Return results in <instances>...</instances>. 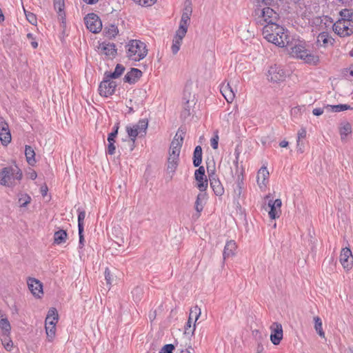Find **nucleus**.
I'll return each mask as SVG.
<instances>
[{"instance_id":"obj_58","label":"nucleus","mask_w":353,"mask_h":353,"mask_svg":"<svg viewBox=\"0 0 353 353\" xmlns=\"http://www.w3.org/2000/svg\"><path fill=\"white\" fill-rule=\"evenodd\" d=\"M279 145L281 147V148H285L288 145V142L286 141H282Z\"/></svg>"},{"instance_id":"obj_53","label":"nucleus","mask_w":353,"mask_h":353,"mask_svg":"<svg viewBox=\"0 0 353 353\" xmlns=\"http://www.w3.org/2000/svg\"><path fill=\"white\" fill-rule=\"evenodd\" d=\"M83 229L81 231L79 230V246L80 248H83L84 245V236H83Z\"/></svg>"},{"instance_id":"obj_39","label":"nucleus","mask_w":353,"mask_h":353,"mask_svg":"<svg viewBox=\"0 0 353 353\" xmlns=\"http://www.w3.org/2000/svg\"><path fill=\"white\" fill-rule=\"evenodd\" d=\"M132 294L134 301L136 302L139 301L142 298L143 290L141 287H136L132 291Z\"/></svg>"},{"instance_id":"obj_48","label":"nucleus","mask_w":353,"mask_h":353,"mask_svg":"<svg viewBox=\"0 0 353 353\" xmlns=\"http://www.w3.org/2000/svg\"><path fill=\"white\" fill-rule=\"evenodd\" d=\"M174 347L172 344L165 345L161 350L160 353H172Z\"/></svg>"},{"instance_id":"obj_60","label":"nucleus","mask_w":353,"mask_h":353,"mask_svg":"<svg viewBox=\"0 0 353 353\" xmlns=\"http://www.w3.org/2000/svg\"><path fill=\"white\" fill-rule=\"evenodd\" d=\"M3 21H4V16L3 14L1 9L0 8V22Z\"/></svg>"},{"instance_id":"obj_62","label":"nucleus","mask_w":353,"mask_h":353,"mask_svg":"<svg viewBox=\"0 0 353 353\" xmlns=\"http://www.w3.org/2000/svg\"><path fill=\"white\" fill-rule=\"evenodd\" d=\"M30 178L32 179H35L37 178V173L36 172L31 173Z\"/></svg>"},{"instance_id":"obj_14","label":"nucleus","mask_w":353,"mask_h":353,"mask_svg":"<svg viewBox=\"0 0 353 353\" xmlns=\"http://www.w3.org/2000/svg\"><path fill=\"white\" fill-rule=\"evenodd\" d=\"M117 83L115 81H110V79L106 78L101 82L99 91L101 96L108 97L114 92Z\"/></svg>"},{"instance_id":"obj_33","label":"nucleus","mask_w":353,"mask_h":353,"mask_svg":"<svg viewBox=\"0 0 353 353\" xmlns=\"http://www.w3.org/2000/svg\"><path fill=\"white\" fill-rule=\"evenodd\" d=\"M46 326V332L47 334V337L49 341H52L55 336L56 327L55 325L52 323V321H49L48 325H45Z\"/></svg>"},{"instance_id":"obj_2","label":"nucleus","mask_w":353,"mask_h":353,"mask_svg":"<svg viewBox=\"0 0 353 353\" xmlns=\"http://www.w3.org/2000/svg\"><path fill=\"white\" fill-rule=\"evenodd\" d=\"M185 132L179 128L176 133L173 140L171 142L168 152L167 161V170L169 174L171 173V177L174 174L179 163V155L181 148L183 143V137Z\"/></svg>"},{"instance_id":"obj_8","label":"nucleus","mask_w":353,"mask_h":353,"mask_svg":"<svg viewBox=\"0 0 353 353\" xmlns=\"http://www.w3.org/2000/svg\"><path fill=\"white\" fill-rule=\"evenodd\" d=\"M290 54L296 58L303 60L305 63L316 65L319 63V59L310 52L303 45L297 44L292 47Z\"/></svg>"},{"instance_id":"obj_18","label":"nucleus","mask_w":353,"mask_h":353,"mask_svg":"<svg viewBox=\"0 0 353 353\" xmlns=\"http://www.w3.org/2000/svg\"><path fill=\"white\" fill-rule=\"evenodd\" d=\"M340 262L345 269L350 270L353 264V256L350 249L343 248L340 254Z\"/></svg>"},{"instance_id":"obj_59","label":"nucleus","mask_w":353,"mask_h":353,"mask_svg":"<svg viewBox=\"0 0 353 353\" xmlns=\"http://www.w3.org/2000/svg\"><path fill=\"white\" fill-rule=\"evenodd\" d=\"M86 3L88 4H94L97 3L99 0H83Z\"/></svg>"},{"instance_id":"obj_7","label":"nucleus","mask_w":353,"mask_h":353,"mask_svg":"<svg viewBox=\"0 0 353 353\" xmlns=\"http://www.w3.org/2000/svg\"><path fill=\"white\" fill-rule=\"evenodd\" d=\"M148 127V121L146 119L139 120L137 123L126 126V132L130 138L132 151L134 147L136 138L139 136L144 137Z\"/></svg>"},{"instance_id":"obj_11","label":"nucleus","mask_w":353,"mask_h":353,"mask_svg":"<svg viewBox=\"0 0 353 353\" xmlns=\"http://www.w3.org/2000/svg\"><path fill=\"white\" fill-rule=\"evenodd\" d=\"M270 197V195H267L264 198V199L265 201L268 200V206L264 207V208L265 210H268V209H269V211H268L269 216L272 219H275L279 218L281 214V205H282V201L280 199H277L273 201L272 199H269Z\"/></svg>"},{"instance_id":"obj_4","label":"nucleus","mask_w":353,"mask_h":353,"mask_svg":"<svg viewBox=\"0 0 353 353\" xmlns=\"http://www.w3.org/2000/svg\"><path fill=\"white\" fill-rule=\"evenodd\" d=\"M254 14L256 23L263 27L265 25L277 24L279 20V14L269 6H263V7H256L254 9Z\"/></svg>"},{"instance_id":"obj_43","label":"nucleus","mask_w":353,"mask_h":353,"mask_svg":"<svg viewBox=\"0 0 353 353\" xmlns=\"http://www.w3.org/2000/svg\"><path fill=\"white\" fill-rule=\"evenodd\" d=\"M85 217V211H81L79 213L78 215V229L79 230H81L83 229V220Z\"/></svg>"},{"instance_id":"obj_47","label":"nucleus","mask_w":353,"mask_h":353,"mask_svg":"<svg viewBox=\"0 0 353 353\" xmlns=\"http://www.w3.org/2000/svg\"><path fill=\"white\" fill-rule=\"evenodd\" d=\"M297 135H298L297 140H296L297 147H299L301 145V139H305V137H306V130H305V129L301 128L298 132V134Z\"/></svg>"},{"instance_id":"obj_45","label":"nucleus","mask_w":353,"mask_h":353,"mask_svg":"<svg viewBox=\"0 0 353 353\" xmlns=\"http://www.w3.org/2000/svg\"><path fill=\"white\" fill-rule=\"evenodd\" d=\"M24 12L26 17L27 20L32 25H34L37 23V17L34 14L27 12L24 8Z\"/></svg>"},{"instance_id":"obj_12","label":"nucleus","mask_w":353,"mask_h":353,"mask_svg":"<svg viewBox=\"0 0 353 353\" xmlns=\"http://www.w3.org/2000/svg\"><path fill=\"white\" fill-rule=\"evenodd\" d=\"M201 313V309L197 305L190 309L189 319L185 326V334H194L196 330L195 323L199 319Z\"/></svg>"},{"instance_id":"obj_6","label":"nucleus","mask_w":353,"mask_h":353,"mask_svg":"<svg viewBox=\"0 0 353 353\" xmlns=\"http://www.w3.org/2000/svg\"><path fill=\"white\" fill-rule=\"evenodd\" d=\"M125 50L127 57L134 61L144 59L148 54L145 43L139 40H131L125 46Z\"/></svg>"},{"instance_id":"obj_10","label":"nucleus","mask_w":353,"mask_h":353,"mask_svg":"<svg viewBox=\"0 0 353 353\" xmlns=\"http://www.w3.org/2000/svg\"><path fill=\"white\" fill-rule=\"evenodd\" d=\"M286 76V72L283 68L276 64L270 66L267 72L268 80L273 83L284 81Z\"/></svg>"},{"instance_id":"obj_34","label":"nucleus","mask_w":353,"mask_h":353,"mask_svg":"<svg viewBox=\"0 0 353 353\" xmlns=\"http://www.w3.org/2000/svg\"><path fill=\"white\" fill-rule=\"evenodd\" d=\"M124 70H125L124 66H123L121 64H117L114 69V71L113 72L109 73L107 75L106 78H109L110 79H117V78L119 77L123 74Z\"/></svg>"},{"instance_id":"obj_63","label":"nucleus","mask_w":353,"mask_h":353,"mask_svg":"<svg viewBox=\"0 0 353 353\" xmlns=\"http://www.w3.org/2000/svg\"><path fill=\"white\" fill-rule=\"evenodd\" d=\"M262 351H263V347L259 345L256 353H262Z\"/></svg>"},{"instance_id":"obj_42","label":"nucleus","mask_w":353,"mask_h":353,"mask_svg":"<svg viewBox=\"0 0 353 353\" xmlns=\"http://www.w3.org/2000/svg\"><path fill=\"white\" fill-rule=\"evenodd\" d=\"M0 327L6 332H9L11 328L10 324L6 318H2L0 319Z\"/></svg>"},{"instance_id":"obj_41","label":"nucleus","mask_w":353,"mask_h":353,"mask_svg":"<svg viewBox=\"0 0 353 353\" xmlns=\"http://www.w3.org/2000/svg\"><path fill=\"white\" fill-rule=\"evenodd\" d=\"M54 9L61 15L64 8V0H54Z\"/></svg>"},{"instance_id":"obj_44","label":"nucleus","mask_w":353,"mask_h":353,"mask_svg":"<svg viewBox=\"0 0 353 353\" xmlns=\"http://www.w3.org/2000/svg\"><path fill=\"white\" fill-rule=\"evenodd\" d=\"M137 4H139L141 6H152L157 0H132Z\"/></svg>"},{"instance_id":"obj_30","label":"nucleus","mask_w":353,"mask_h":353,"mask_svg":"<svg viewBox=\"0 0 353 353\" xmlns=\"http://www.w3.org/2000/svg\"><path fill=\"white\" fill-rule=\"evenodd\" d=\"M67 233L63 230H60L56 232L54 234V242L56 244H61L64 243L67 239Z\"/></svg>"},{"instance_id":"obj_54","label":"nucleus","mask_w":353,"mask_h":353,"mask_svg":"<svg viewBox=\"0 0 353 353\" xmlns=\"http://www.w3.org/2000/svg\"><path fill=\"white\" fill-rule=\"evenodd\" d=\"M312 113L315 116H320L323 113V109L321 108H314L312 111Z\"/></svg>"},{"instance_id":"obj_26","label":"nucleus","mask_w":353,"mask_h":353,"mask_svg":"<svg viewBox=\"0 0 353 353\" xmlns=\"http://www.w3.org/2000/svg\"><path fill=\"white\" fill-rule=\"evenodd\" d=\"M25 155L28 164L30 165H34V163H36V160L34 158L35 152L31 146H26Z\"/></svg>"},{"instance_id":"obj_9","label":"nucleus","mask_w":353,"mask_h":353,"mask_svg":"<svg viewBox=\"0 0 353 353\" xmlns=\"http://www.w3.org/2000/svg\"><path fill=\"white\" fill-rule=\"evenodd\" d=\"M335 33L340 37H347L353 33V20H339L333 26Z\"/></svg>"},{"instance_id":"obj_57","label":"nucleus","mask_w":353,"mask_h":353,"mask_svg":"<svg viewBox=\"0 0 353 353\" xmlns=\"http://www.w3.org/2000/svg\"><path fill=\"white\" fill-rule=\"evenodd\" d=\"M239 186H242L243 187V179L240 178V176H238V180H237V188H239Z\"/></svg>"},{"instance_id":"obj_56","label":"nucleus","mask_w":353,"mask_h":353,"mask_svg":"<svg viewBox=\"0 0 353 353\" xmlns=\"http://www.w3.org/2000/svg\"><path fill=\"white\" fill-rule=\"evenodd\" d=\"M235 193L239 196L242 192V186L236 187V189L234 190Z\"/></svg>"},{"instance_id":"obj_1","label":"nucleus","mask_w":353,"mask_h":353,"mask_svg":"<svg viewBox=\"0 0 353 353\" xmlns=\"http://www.w3.org/2000/svg\"><path fill=\"white\" fill-rule=\"evenodd\" d=\"M192 8L190 1H186L179 22V26L172 39L171 50L173 54H176L180 50L183 39L186 35L190 23Z\"/></svg>"},{"instance_id":"obj_61","label":"nucleus","mask_w":353,"mask_h":353,"mask_svg":"<svg viewBox=\"0 0 353 353\" xmlns=\"http://www.w3.org/2000/svg\"><path fill=\"white\" fill-rule=\"evenodd\" d=\"M31 45L33 48H37L38 46V43L37 41H32Z\"/></svg>"},{"instance_id":"obj_22","label":"nucleus","mask_w":353,"mask_h":353,"mask_svg":"<svg viewBox=\"0 0 353 353\" xmlns=\"http://www.w3.org/2000/svg\"><path fill=\"white\" fill-rule=\"evenodd\" d=\"M269 174V171L265 166L261 167L258 171L257 183L260 188H263L266 186Z\"/></svg>"},{"instance_id":"obj_64","label":"nucleus","mask_w":353,"mask_h":353,"mask_svg":"<svg viewBox=\"0 0 353 353\" xmlns=\"http://www.w3.org/2000/svg\"><path fill=\"white\" fill-rule=\"evenodd\" d=\"M27 37H28V38H30H30H32V34L31 33H28V34H27Z\"/></svg>"},{"instance_id":"obj_13","label":"nucleus","mask_w":353,"mask_h":353,"mask_svg":"<svg viewBox=\"0 0 353 353\" xmlns=\"http://www.w3.org/2000/svg\"><path fill=\"white\" fill-rule=\"evenodd\" d=\"M87 28L93 33H98L101 30L102 23L99 17L94 13L88 14L84 19Z\"/></svg>"},{"instance_id":"obj_29","label":"nucleus","mask_w":353,"mask_h":353,"mask_svg":"<svg viewBox=\"0 0 353 353\" xmlns=\"http://www.w3.org/2000/svg\"><path fill=\"white\" fill-rule=\"evenodd\" d=\"M57 321H58L57 311L55 308L52 307V308L50 309L48 311V315L46 318V324L45 325H48V323H49V321L50 322L52 321V323H53L54 325H56Z\"/></svg>"},{"instance_id":"obj_16","label":"nucleus","mask_w":353,"mask_h":353,"mask_svg":"<svg viewBox=\"0 0 353 353\" xmlns=\"http://www.w3.org/2000/svg\"><path fill=\"white\" fill-rule=\"evenodd\" d=\"M28 286L32 294L37 298H41L43 294V284L37 279L29 278L27 281Z\"/></svg>"},{"instance_id":"obj_37","label":"nucleus","mask_w":353,"mask_h":353,"mask_svg":"<svg viewBox=\"0 0 353 353\" xmlns=\"http://www.w3.org/2000/svg\"><path fill=\"white\" fill-rule=\"evenodd\" d=\"M340 15L341 19L339 20H353V10H352L343 9L340 12Z\"/></svg>"},{"instance_id":"obj_24","label":"nucleus","mask_w":353,"mask_h":353,"mask_svg":"<svg viewBox=\"0 0 353 353\" xmlns=\"http://www.w3.org/2000/svg\"><path fill=\"white\" fill-rule=\"evenodd\" d=\"M211 188L216 196H221L224 192V189L221 182L216 179L213 176H209Z\"/></svg>"},{"instance_id":"obj_15","label":"nucleus","mask_w":353,"mask_h":353,"mask_svg":"<svg viewBox=\"0 0 353 353\" xmlns=\"http://www.w3.org/2000/svg\"><path fill=\"white\" fill-rule=\"evenodd\" d=\"M12 139L8 124L3 117H0V141L3 145H7Z\"/></svg>"},{"instance_id":"obj_46","label":"nucleus","mask_w":353,"mask_h":353,"mask_svg":"<svg viewBox=\"0 0 353 353\" xmlns=\"http://www.w3.org/2000/svg\"><path fill=\"white\" fill-rule=\"evenodd\" d=\"M219 134L218 132H216L214 134L213 137L210 139V145L212 148L214 150H216L218 148L219 145Z\"/></svg>"},{"instance_id":"obj_38","label":"nucleus","mask_w":353,"mask_h":353,"mask_svg":"<svg viewBox=\"0 0 353 353\" xmlns=\"http://www.w3.org/2000/svg\"><path fill=\"white\" fill-rule=\"evenodd\" d=\"M106 35L108 37H114L117 34L119 33V30L117 27L113 24H111L108 26V27H105V28Z\"/></svg>"},{"instance_id":"obj_51","label":"nucleus","mask_w":353,"mask_h":353,"mask_svg":"<svg viewBox=\"0 0 353 353\" xmlns=\"http://www.w3.org/2000/svg\"><path fill=\"white\" fill-rule=\"evenodd\" d=\"M108 153L110 155H112L115 153V150H116V147L114 145V142L113 141H111V142H108Z\"/></svg>"},{"instance_id":"obj_25","label":"nucleus","mask_w":353,"mask_h":353,"mask_svg":"<svg viewBox=\"0 0 353 353\" xmlns=\"http://www.w3.org/2000/svg\"><path fill=\"white\" fill-rule=\"evenodd\" d=\"M236 244L234 241H229L226 243L225 246L223 250V259L228 258L230 256H234L235 254V251L236 250Z\"/></svg>"},{"instance_id":"obj_21","label":"nucleus","mask_w":353,"mask_h":353,"mask_svg":"<svg viewBox=\"0 0 353 353\" xmlns=\"http://www.w3.org/2000/svg\"><path fill=\"white\" fill-rule=\"evenodd\" d=\"M101 54H105L108 58H113L117 54L116 46L114 43H102L99 48Z\"/></svg>"},{"instance_id":"obj_31","label":"nucleus","mask_w":353,"mask_h":353,"mask_svg":"<svg viewBox=\"0 0 353 353\" xmlns=\"http://www.w3.org/2000/svg\"><path fill=\"white\" fill-rule=\"evenodd\" d=\"M339 132L341 140H344L348 134L352 133L351 125L347 122L342 123L339 128Z\"/></svg>"},{"instance_id":"obj_17","label":"nucleus","mask_w":353,"mask_h":353,"mask_svg":"<svg viewBox=\"0 0 353 353\" xmlns=\"http://www.w3.org/2000/svg\"><path fill=\"white\" fill-rule=\"evenodd\" d=\"M270 329L272 333L270 334V340L274 345H279L283 339V328L281 324L274 323Z\"/></svg>"},{"instance_id":"obj_28","label":"nucleus","mask_w":353,"mask_h":353,"mask_svg":"<svg viewBox=\"0 0 353 353\" xmlns=\"http://www.w3.org/2000/svg\"><path fill=\"white\" fill-rule=\"evenodd\" d=\"M202 161V148L200 145H197L194 151L193 164L195 167L199 166Z\"/></svg>"},{"instance_id":"obj_40","label":"nucleus","mask_w":353,"mask_h":353,"mask_svg":"<svg viewBox=\"0 0 353 353\" xmlns=\"http://www.w3.org/2000/svg\"><path fill=\"white\" fill-rule=\"evenodd\" d=\"M30 201L31 197L27 194H21L20 198L19 199L20 207H26L30 203Z\"/></svg>"},{"instance_id":"obj_50","label":"nucleus","mask_w":353,"mask_h":353,"mask_svg":"<svg viewBox=\"0 0 353 353\" xmlns=\"http://www.w3.org/2000/svg\"><path fill=\"white\" fill-rule=\"evenodd\" d=\"M3 345L7 351L10 352L13 347V342L10 339H8L7 341L5 340L3 341Z\"/></svg>"},{"instance_id":"obj_36","label":"nucleus","mask_w":353,"mask_h":353,"mask_svg":"<svg viewBox=\"0 0 353 353\" xmlns=\"http://www.w3.org/2000/svg\"><path fill=\"white\" fill-rule=\"evenodd\" d=\"M205 194L202 193L197 195L196 200L195 201V210L199 213H200L203 209V201L205 200Z\"/></svg>"},{"instance_id":"obj_52","label":"nucleus","mask_w":353,"mask_h":353,"mask_svg":"<svg viewBox=\"0 0 353 353\" xmlns=\"http://www.w3.org/2000/svg\"><path fill=\"white\" fill-rule=\"evenodd\" d=\"M105 279L108 285H111L112 283V275L110 271L108 268H106L105 270Z\"/></svg>"},{"instance_id":"obj_3","label":"nucleus","mask_w":353,"mask_h":353,"mask_svg":"<svg viewBox=\"0 0 353 353\" xmlns=\"http://www.w3.org/2000/svg\"><path fill=\"white\" fill-rule=\"evenodd\" d=\"M263 37L279 47H284L289 43L288 31L277 24L265 25L263 27Z\"/></svg>"},{"instance_id":"obj_19","label":"nucleus","mask_w":353,"mask_h":353,"mask_svg":"<svg viewBox=\"0 0 353 353\" xmlns=\"http://www.w3.org/2000/svg\"><path fill=\"white\" fill-rule=\"evenodd\" d=\"M195 179L197 181V188L200 191H205L208 187V181L204 179L205 176V168L203 166H200L197 170H196L195 173Z\"/></svg>"},{"instance_id":"obj_35","label":"nucleus","mask_w":353,"mask_h":353,"mask_svg":"<svg viewBox=\"0 0 353 353\" xmlns=\"http://www.w3.org/2000/svg\"><path fill=\"white\" fill-rule=\"evenodd\" d=\"M314 329L321 337L325 338V332L322 328V321L319 316L314 317Z\"/></svg>"},{"instance_id":"obj_27","label":"nucleus","mask_w":353,"mask_h":353,"mask_svg":"<svg viewBox=\"0 0 353 353\" xmlns=\"http://www.w3.org/2000/svg\"><path fill=\"white\" fill-rule=\"evenodd\" d=\"M324 109L327 110V111L339 112L347 110H350L352 109V108L350 107V105L347 104H339L334 105H327L324 107Z\"/></svg>"},{"instance_id":"obj_55","label":"nucleus","mask_w":353,"mask_h":353,"mask_svg":"<svg viewBox=\"0 0 353 353\" xmlns=\"http://www.w3.org/2000/svg\"><path fill=\"white\" fill-rule=\"evenodd\" d=\"M47 192H48V187L46 185L42 186L41 188V192L43 196L46 195Z\"/></svg>"},{"instance_id":"obj_20","label":"nucleus","mask_w":353,"mask_h":353,"mask_svg":"<svg viewBox=\"0 0 353 353\" xmlns=\"http://www.w3.org/2000/svg\"><path fill=\"white\" fill-rule=\"evenodd\" d=\"M220 92L228 103H232L235 97V94L229 83L226 84L222 83L220 88Z\"/></svg>"},{"instance_id":"obj_49","label":"nucleus","mask_w":353,"mask_h":353,"mask_svg":"<svg viewBox=\"0 0 353 353\" xmlns=\"http://www.w3.org/2000/svg\"><path fill=\"white\" fill-rule=\"evenodd\" d=\"M118 129H119V126L118 125H115L114 126V130L113 132H112L111 133H110L109 135H108V142H111V141L115 142L114 138L117 135Z\"/></svg>"},{"instance_id":"obj_23","label":"nucleus","mask_w":353,"mask_h":353,"mask_svg":"<svg viewBox=\"0 0 353 353\" xmlns=\"http://www.w3.org/2000/svg\"><path fill=\"white\" fill-rule=\"evenodd\" d=\"M142 76V72L137 68H132L124 77V81L130 84L137 82Z\"/></svg>"},{"instance_id":"obj_5","label":"nucleus","mask_w":353,"mask_h":353,"mask_svg":"<svg viewBox=\"0 0 353 353\" xmlns=\"http://www.w3.org/2000/svg\"><path fill=\"white\" fill-rule=\"evenodd\" d=\"M22 179V172L17 166H8L0 171V185L13 188Z\"/></svg>"},{"instance_id":"obj_32","label":"nucleus","mask_w":353,"mask_h":353,"mask_svg":"<svg viewBox=\"0 0 353 353\" xmlns=\"http://www.w3.org/2000/svg\"><path fill=\"white\" fill-rule=\"evenodd\" d=\"M329 42H331V38L327 32H323L317 37V43L320 46H326Z\"/></svg>"}]
</instances>
